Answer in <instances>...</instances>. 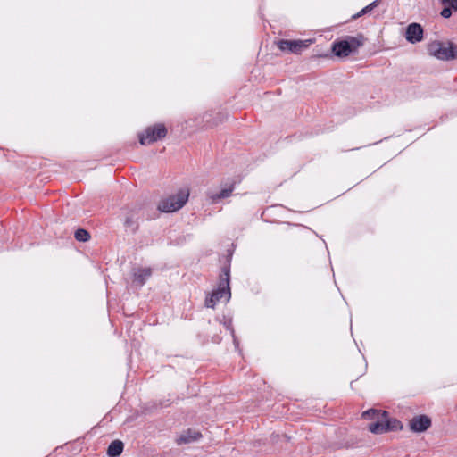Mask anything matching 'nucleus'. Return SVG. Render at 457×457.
Segmentation results:
<instances>
[{
    "label": "nucleus",
    "mask_w": 457,
    "mask_h": 457,
    "mask_svg": "<svg viewBox=\"0 0 457 457\" xmlns=\"http://www.w3.org/2000/svg\"><path fill=\"white\" fill-rule=\"evenodd\" d=\"M405 38L411 44H416L423 39V29L416 22L411 23L406 28Z\"/></svg>",
    "instance_id": "9"
},
{
    "label": "nucleus",
    "mask_w": 457,
    "mask_h": 457,
    "mask_svg": "<svg viewBox=\"0 0 457 457\" xmlns=\"http://www.w3.org/2000/svg\"><path fill=\"white\" fill-rule=\"evenodd\" d=\"M235 189V183L227 181L222 183L219 187L210 188L207 192V199L212 204L220 203L232 195Z\"/></svg>",
    "instance_id": "4"
},
{
    "label": "nucleus",
    "mask_w": 457,
    "mask_h": 457,
    "mask_svg": "<svg viewBox=\"0 0 457 457\" xmlns=\"http://www.w3.org/2000/svg\"><path fill=\"white\" fill-rule=\"evenodd\" d=\"M312 43V40H279L278 46L281 51L300 54Z\"/></svg>",
    "instance_id": "8"
},
{
    "label": "nucleus",
    "mask_w": 457,
    "mask_h": 457,
    "mask_svg": "<svg viewBox=\"0 0 457 457\" xmlns=\"http://www.w3.org/2000/svg\"><path fill=\"white\" fill-rule=\"evenodd\" d=\"M452 14V11H451V8L448 7V6H445L442 12H441V15L444 17V18H449Z\"/></svg>",
    "instance_id": "17"
},
{
    "label": "nucleus",
    "mask_w": 457,
    "mask_h": 457,
    "mask_svg": "<svg viewBox=\"0 0 457 457\" xmlns=\"http://www.w3.org/2000/svg\"><path fill=\"white\" fill-rule=\"evenodd\" d=\"M443 4L457 11V0H442Z\"/></svg>",
    "instance_id": "16"
},
{
    "label": "nucleus",
    "mask_w": 457,
    "mask_h": 457,
    "mask_svg": "<svg viewBox=\"0 0 457 457\" xmlns=\"http://www.w3.org/2000/svg\"><path fill=\"white\" fill-rule=\"evenodd\" d=\"M151 274L150 268H135L132 270V282L141 287L150 278Z\"/></svg>",
    "instance_id": "11"
},
{
    "label": "nucleus",
    "mask_w": 457,
    "mask_h": 457,
    "mask_svg": "<svg viewBox=\"0 0 457 457\" xmlns=\"http://www.w3.org/2000/svg\"><path fill=\"white\" fill-rule=\"evenodd\" d=\"M226 278L222 281L217 290L213 291L209 297L205 300V305L208 308H214V306L220 302L227 303L230 297L231 293L228 287V274H225Z\"/></svg>",
    "instance_id": "3"
},
{
    "label": "nucleus",
    "mask_w": 457,
    "mask_h": 457,
    "mask_svg": "<svg viewBox=\"0 0 457 457\" xmlns=\"http://www.w3.org/2000/svg\"><path fill=\"white\" fill-rule=\"evenodd\" d=\"M75 238L80 242H86L89 238V234L87 230L79 229L75 233Z\"/></svg>",
    "instance_id": "14"
},
{
    "label": "nucleus",
    "mask_w": 457,
    "mask_h": 457,
    "mask_svg": "<svg viewBox=\"0 0 457 457\" xmlns=\"http://www.w3.org/2000/svg\"><path fill=\"white\" fill-rule=\"evenodd\" d=\"M201 435L196 430L188 429L187 431L181 434L178 439L179 444L185 443H192L197 441L200 438Z\"/></svg>",
    "instance_id": "12"
},
{
    "label": "nucleus",
    "mask_w": 457,
    "mask_h": 457,
    "mask_svg": "<svg viewBox=\"0 0 457 457\" xmlns=\"http://www.w3.org/2000/svg\"><path fill=\"white\" fill-rule=\"evenodd\" d=\"M123 450V443L120 440H115L111 443L108 447L107 453L109 456H119Z\"/></svg>",
    "instance_id": "13"
},
{
    "label": "nucleus",
    "mask_w": 457,
    "mask_h": 457,
    "mask_svg": "<svg viewBox=\"0 0 457 457\" xmlns=\"http://www.w3.org/2000/svg\"><path fill=\"white\" fill-rule=\"evenodd\" d=\"M429 53L440 60H450L457 56V48L450 43L434 42L429 46Z\"/></svg>",
    "instance_id": "5"
},
{
    "label": "nucleus",
    "mask_w": 457,
    "mask_h": 457,
    "mask_svg": "<svg viewBox=\"0 0 457 457\" xmlns=\"http://www.w3.org/2000/svg\"><path fill=\"white\" fill-rule=\"evenodd\" d=\"M377 1L371 3L370 4L367 5L365 8H363L359 13L354 15V18L360 17L361 15L366 13L367 12L370 11L377 5Z\"/></svg>",
    "instance_id": "15"
},
{
    "label": "nucleus",
    "mask_w": 457,
    "mask_h": 457,
    "mask_svg": "<svg viewBox=\"0 0 457 457\" xmlns=\"http://www.w3.org/2000/svg\"><path fill=\"white\" fill-rule=\"evenodd\" d=\"M361 46V42L355 37H349L335 43L332 51L338 57H346Z\"/></svg>",
    "instance_id": "7"
},
{
    "label": "nucleus",
    "mask_w": 457,
    "mask_h": 457,
    "mask_svg": "<svg viewBox=\"0 0 457 457\" xmlns=\"http://www.w3.org/2000/svg\"><path fill=\"white\" fill-rule=\"evenodd\" d=\"M431 426V420L426 415L415 416L410 420V428L414 432H424Z\"/></svg>",
    "instance_id": "10"
},
{
    "label": "nucleus",
    "mask_w": 457,
    "mask_h": 457,
    "mask_svg": "<svg viewBox=\"0 0 457 457\" xmlns=\"http://www.w3.org/2000/svg\"><path fill=\"white\" fill-rule=\"evenodd\" d=\"M167 130L162 124H157L147 128L139 135V142L143 145H150L158 139L165 137Z\"/></svg>",
    "instance_id": "6"
},
{
    "label": "nucleus",
    "mask_w": 457,
    "mask_h": 457,
    "mask_svg": "<svg viewBox=\"0 0 457 457\" xmlns=\"http://www.w3.org/2000/svg\"><path fill=\"white\" fill-rule=\"evenodd\" d=\"M362 417L371 421L368 428L373 434H383L402 428L401 422L395 419H388L387 412L384 411L370 409L364 411Z\"/></svg>",
    "instance_id": "1"
},
{
    "label": "nucleus",
    "mask_w": 457,
    "mask_h": 457,
    "mask_svg": "<svg viewBox=\"0 0 457 457\" xmlns=\"http://www.w3.org/2000/svg\"><path fill=\"white\" fill-rule=\"evenodd\" d=\"M189 188L179 189L176 194L168 195L160 200L158 209L163 212H174L181 209L188 200Z\"/></svg>",
    "instance_id": "2"
}]
</instances>
